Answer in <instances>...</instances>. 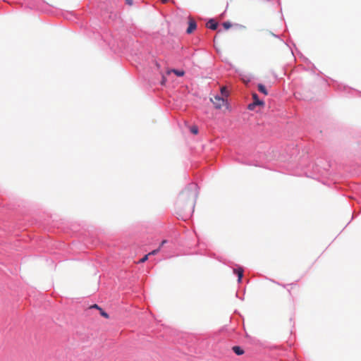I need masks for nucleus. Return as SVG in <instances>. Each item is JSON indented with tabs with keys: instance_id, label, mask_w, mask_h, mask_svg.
Returning <instances> with one entry per match:
<instances>
[{
	"instance_id": "f257e3e1",
	"label": "nucleus",
	"mask_w": 361,
	"mask_h": 361,
	"mask_svg": "<svg viewBox=\"0 0 361 361\" xmlns=\"http://www.w3.org/2000/svg\"><path fill=\"white\" fill-rule=\"evenodd\" d=\"M198 195L196 185H191L185 189L181 194L184 200H191L193 206L195 205Z\"/></svg>"
},
{
	"instance_id": "f03ea898",
	"label": "nucleus",
	"mask_w": 361,
	"mask_h": 361,
	"mask_svg": "<svg viewBox=\"0 0 361 361\" xmlns=\"http://www.w3.org/2000/svg\"><path fill=\"white\" fill-rule=\"evenodd\" d=\"M210 101L214 105V107L217 109H221L226 104V99L223 97L215 96L214 98H210Z\"/></svg>"
},
{
	"instance_id": "7ed1b4c3",
	"label": "nucleus",
	"mask_w": 361,
	"mask_h": 361,
	"mask_svg": "<svg viewBox=\"0 0 361 361\" xmlns=\"http://www.w3.org/2000/svg\"><path fill=\"white\" fill-rule=\"evenodd\" d=\"M252 98L254 100L253 103L250 104L248 105V109L250 110H253L256 105H259V106L264 105V102L259 99V97L256 93H252Z\"/></svg>"
},
{
	"instance_id": "20e7f679",
	"label": "nucleus",
	"mask_w": 361,
	"mask_h": 361,
	"mask_svg": "<svg viewBox=\"0 0 361 361\" xmlns=\"http://www.w3.org/2000/svg\"><path fill=\"white\" fill-rule=\"evenodd\" d=\"M197 28V23L194 18L189 17L188 18V27L186 30L188 34L192 33Z\"/></svg>"
},
{
	"instance_id": "39448f33",
	"label": "nucleus",
	"mask_w": 361,
	"mask_h": 361,
	"mask_svg": "<svg viewBox=\"0 0 361 361\" xmlns=\"http://www.w3.org/2000/svg\"><path fill=\"white\" fill-rule=\"evenodd\" d=\"M207 27L211 30H216L218 27V23L214 20H209L207 23Z\"/></svg>"
},
{
	"instance_id": "423d86ee",
	"label": "nucleus",
	"mask_w": 361,
	"mask_h": 361,
	"mask_svg": "<svg viewBox=\"0 0 361 361\" xmlns=\"http://www.w3.org/2000/svg\"><path fill=\"white\" fill-rule=\"evenodd\" d=\"M283 288H287V290L290 292L291 290H298L299 289V286L296 284V283H289V284H287V285H283L282 286Z\"/></svg>"
},
{
	"instance_id": "0eeeda50",
	"label": "nucleus",
	"mask_w": 361,
	"mask_h": 361,
	"mask_svg": "<svg viewBox=\"0 0 361 361\" xmlns=\"http://www.w3.org/2000/svg\"><path fill=\"white\" fill-rule=\"evenodd\" d=\"M233 271H234L235 274H236L238 275V283H240L241 280H242V278H243V269L242 268L235 269L233 270Z\"/></svg>"
},
{
	"instance_id": "6e6552de",
	"label": "nucleus",
	"mask_w": 361,
	"mask_h": 361,
	"mask_svg": "<svg viewBox=\"0 0 361 361\" xmlns=\"http://www.w3.org/2000/svg\"><path fill=\"white\" fill-rule=\"evenodd\" d=\"M233 351L238 355L244 354V350L240 346H233L232 348Z\"/></svg>"
},
{
	"instance_id": "1a4fd4ad",
	"label": "nucleus",
	"mask_w": 361,
	"mask_h": 361,
	"mask_svg": "<svg viewBox=\"0 0 361 361\" xmlns=\"http://www.w3.org/2000/svg\"><path fill=\"white\" fill-rule=\"evenodd\" d=\"M258 90L260 92H262V94H264V95H267L268 94V92H267L265 86L262 85V84H259L258 85Z\"/></svg>"
},
{
	"instance_id": "9d476101",
	"label": "nucleus",
	"mask_w": 361,
	"mask_h": 361,
	"mask_svg": "<svg viewBox=\"0 0 361 361\" xmlns=\"http://www.w3.org/2000/svg\"><path fill=\"white\" fill-rule=\"evenodd\" d=\"M171 72H173L176 75L180 76V77L183 76L185 74L184 71H179V70H176V69H173L171 71H168V73H170Z\"/></svg>"
},
{
	"instance_id": "9b49d317",
	"label": "nucleus",
	"mask_w": 361,
	"mask_h": 361,
	"mask_svg": "<svg viewBox=\"0 0 361 361\" xmlns=\"http://www.w3.org/2000/svg\"><path fill=\"white\" fill-rule=\"evenodd\" d=\"M222 26L225 30H228L231 27V24L229 22H224L223 23Z\"/></svg>"
},
{
	"instance_id": "f8f14e48",
	"label": "nucleus",
	"mask_w": 361,
	"mask_h": 361,
	"mask_svg": "<svg viewBox=\"0 0 361 361\" xmlns=\"http://www.w3.org/2000/svg\"><path fill=\"white\" fill-rule=\"evenodd\" d=\"M221 92L224 97L228 96V92H227L226 88L225 87H222L221 88Z\"/></svg>"
},
{
	"instance_id": "ddd939ff",
	"label": "nucleus",
	"mask_w": 361,
	"mask_h": 361,
	"mask_svg": "<svg viewBox=\"0 0 361 361\" xmlns=\"http://www.w3.org/2000/svg\"><path fill=\"white\" fill-rule=\"evenodd\" d=\"M99 311H100V314L102 317H105V318H109V314L104 312L102 308L99 309Z\"/></svg>"
},
{
	"instance_id": "4468645a",
	"label": "nucleus",
	"mask_w": 361,
	"mask_h": 361,
	"mask_svg": "<svg viewBox=\"0 0 361 361\" xmlns=\"http://www.w3.org/2000/svg\"><path fill=\"white\" fill-rule=\"evenodd\" d=\"M149 257V255H145L142 259H140L139 263H144L145 262Z\"/></svg>"
},
{
	"instance_id": "2eb2a0df",
	"label": "nucleus",
	"mask_w": 361,
	"mask_h": 361,
	"mask_svg": "<svg viewBox=\"0 0 361 361\" xmlns=\"http://www.w3.org/2000/svg\"><path fill=\"white\" fill-rule=\"evenodd\" d=\"M190 131H191V133H193V134H195V135H196V134H197V133H198V128H197V126H192V127L191 128V129H190Z\"/></svg>"
},
{
	"instance_id": "dca6fc26",
	"label": "nucleus",
	"mask_w": 361,
	"mask_h": 361,
	"mask_svg": "<svg viewBox=\"0 0 361 361\" xmlns=\"http://www.w3.org/2000/svg\"><path fill=\"white\" fill-rule=\"evenodd\" d=\"M159 251H160V247L158 249L152 250V252L148 253V255H149H149H154L157 254Z\"/></svg>"
},
{
	"instance_id": "f3484780",
	"label": "nucleus",
	"mask_w": 361,
	"mask_h": 361,
	"mask_svg": "<svg viewBox=\"0 0 361 361\" xmlns=\"http://www.w3.org/2000/svg\"><path fill=\"white\" fill-rule=\"evenodd\" d=\"M91 307H92V308H96V309H98V310H99V309H100V307H99L97 305H92Z\"/></svg>"
},
{
	"instance_id": "a211bd4d",
	"label": "nucleus",
	"mask_w": 361,
	"mask_h": 361,
	"mask_svg": "<svg viewBox=\"0 0 361 361\" xmlns=\"http://www.w3.org/2000/svg\"><path fill=\"white\" fill-rule=\"evenodd\" d=\"M127 1V4H129V5H132L133 4V1L132 0H126Z\"/></svg>"
},
{
	"instance_id": "6ab92c4d",
	"label": "nucleus",
	"mask_w": 361,
	"mask_h": 361,
	"mask_svg": "<svg viewBox=\"0 0 361 361\" xmlns=\"http://www.w3.org/2000/svg\"><path fill=\"white\" fill-rule=\"evenodd\" d=\"M170 0H161V3L163 4H166Z\"/></svg>"
},
{
	"instance_id": "aec40b11",
	"label": "nucleus",
	"mask_w": 361,
	"mask_h": 361,
	"mask_svg": "<svg viewBox=\"0 0 361 361\" xmlns=\"http://www.w3.org/2000/svg\"><path fill=\"white\" fill-rule=\"evenodd\" d=\"M166 243V240H163V241L161 242V245H160V246H159V247H161L163 245H164V243Z\"/></svg>"
}]
</instances>
